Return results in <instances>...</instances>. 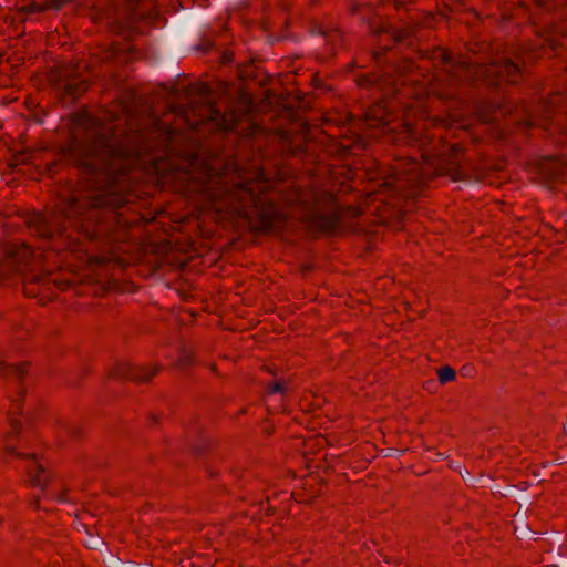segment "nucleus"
I'll return each mask as SVG.
<instances>
[{"mask_svg": "<svg viewBox=\"0 0 567 567\" xmlns=\"http://www.w3.org/2000/svg\"><path fill=\"white\" fill-rule=\"evenodd\" d=\"M69 153L82 179V190L65 199L53 225H45L42 236L64 231V221L90 231L113 214L124 199L117 187L122 171L123 150L102 122L87 112L74 117Z\"/></svg>", "mask_w": 567, "mask_h": 567, "instance_id": "nucleus-1", "label": "nucleus"}, {"mask_svg": "<svg viewBox=\"0 0 567 567\" xmlns=\"http://www.w3.org/2000/svg\"><path fill=\"white\" fill-rule=\"evenodd\" d=\"M11 426H12V429H13L16 432H18V431L20 430V426H21V425H20V421H19L18 419H16V417H13V416H12V417H11Z\"/></svg>", "mask_w": 567, "mask_h": 567, "instance_id": "nucleus-11", "label": "nucleus"}, {"mask_svg": "<svg viewBox=\"0 0 567 567\" xmlns=\"http://www.w3.org/2000/svg\"><path fill=\"white\" fill-rule=\"evenodd\" d=\"M68 432L71 434V435H76L78 434V429L75 426H69L68 427Z\"/></svg>", "mask_w": 567, "mask_h": 567, "instance_id": "nucleus-13", "label": "nucleus"}, {"mask_svg": "<svg viewBox=\"0 0 567 567\" xmlns=\"http://www.w3.org/2000/svg\"><path fill=\"white\" fill-rule=\"evenodd\" d=\"M7 450H8V453L12 456H17V457L23 456L21 453L17 452L13 446H8Z\"/></svg>", "mask_w": 567, "mask_h": 567, "instance_id": "nucleus-12", "label": "nucleus"}, {"mask_svg": "<svg viewBox=\"0 0 567 567\" xmlns=\"http://www.w3.org/2000/svg\"><path fill=\"white\" fill-rule=\"evenodd\" d=\"M87 6L89 12L93 20H102L105 19L107 23H113L116 21L114 16V11L112 8L107 6H103L95 0H91L90 3H84Z\"/></svg>", "mask_w": 567, "mask_h": 567, "instance_id": "nucleus-5", "label": "nucleus"}, {"mask_svg": "<svg viewBox=\"0 0 567 567\" xmlns=\"http://www.w3.org/2000/svg\"><path fill=\"white\" fill-rule=\"evenodd\" d=\"M209 109L218 115V112L214 110V106H209Z\"/></svg>", "mask_w": 567, "mask_h": 567, "instance_id": "nucleus-15", "label": "nucleus"}, {"mask_svg": "<svg viewBox=\"0 0 567 567\" xmlns=\"http://www.w3.org/2000/svg\"><path fill=\"white\" fill-rule=\"evenodd\" d=\"M61 86H63V89L70 95H75L78 93L76 81L75 79H71L70 73L65 74V79L61 81Z\"/></svg>", "mask_w": 567, "mask_h": 567, "instance_id": "nucleus-7", "label": "nucleus"}, {"mask_svg": "<svg viewBox=\"0 0 567 567\" xmlns=\"http://www.w3.org/2000/svg\"><path fill=\"white\" fill-rule=\"evenodd\" d=\"M285 385L284 383L281 382H275L272 385H271V389H270V392L272 393H284L285 392Z\"/></svg>", "mask_w": 567, "mask_h": 567, "instance_id": "nucleus-10", "label": "nucleus"}, {"mask_svg": "<svg viewBox=\"0 0 567 567\" xmlns=\"http://www.w3.org/2000/svg\"><path fill=\"white\" fill-rule=\"evenodd\" d=\"M559 32H561V33L567 35V28L561 29Z\"/></svg>", "mask_w": 567, "mask_h": 567, "instance_id": "nucleus-14", "label": "nucleus"}, {"mask_svg": "<svg viewBox=\"0 0 567 567\" xmlns=\"http://www.w3.org/2000/svg\"><path fill=\"white\" fill-rule=\"evenodd\" d=\"M22 394V390L20 388L17 389L16 395H11L12 404L16 411L12 413H20V406H19V398Z\"/></svg>", "mask_w": 567, "mask_h": 567, "instance_id": "nucleus-9", "label": "nucleus"}, {"mask_svg": "<svg viewBox=\"0 0 567 567\" xmlns=\"http://www.w3.org/2000/svg\"><path fill=\"white\" fill-rule=\"evenodd\" d=\"M455 378V371L450 367H444L439 372V380L441 383H447Z\"/></svg>", "mask_w": 567, "mask_h": 567, "instance_id": "nucleus-8", "label": "nucleus"}, {"mask_svg": "<svg viewBox=\"0 0 567 567\" xmlns=\"http://www.w3.org/2000/svg\"><path fill=\"white\" fill-rule=\"evenodd\" d=\"M25 463V471L29 475L30 483L34 486L43 488L49 480V474L45 472L43 465L34 456L23 457Z\"/></svg>", "mask_w": 567, "mask_h": 567, "instance_id": "nucleus-4", "label": "nucleus"}, {"mask_svg": "<svg viewBox=\"0 0 567 567\" xmlns=\"http://www.w3.org/2000/svg\"><path fill=\"white\" fill-rule=\"evenodd\" d=\"M156 369L153 367H140L131 362H120L116 364L113 374L116 378L132 380L137 382L147 381Z\"/></svg>", "mask_w": 567, "mask_h": 567, "instance_id": "nucleus-3", "label": "nucleus"}, {"mask_svg": "<svg viewBox=\"0 0 567 567\" xmlns=\"http://www.w3.org/2000/svg\"><path fill=\"white\" fill-rule=\"evenodd\" d=\"M475 72L482 73L491 81L507 80L511 82H516L522 74L519 65L506 56L493 60L491 65L480 66Z\"/></svg>", "mask_w": 567, "mask_h": 567, "instance_id": "nucleus-2", "label": "nucleus"}, {"mask_svg": "<svg viewBox=\"0 0 567 567\" xmlns=\"http://www.w3.org/2000/svg\"><path fill=\"white\" fill-rule=\"evenodd\" d=\"M199 447L193 446L194 452H197Z\"/></svg>", "mask_w": 567, "mask_h": 567, "instance_id": "nucleus-16", "label": "nucleus"}, {"mask_svg": "<svg viewBox=\"0 0 567 567\" xmlns=\"http://www.w3.org/2000/svg\"><path fill=\"white\" fill-rule=\"evenodd\" d=\"M24 375V370L21 367L7 364L0 362V379L6 381H18Z\"/></svg>", "mask_w": 567, "mask_h": 567, "instance_id": "nucleus-6", "label": "nucleus"}]
</instances>
